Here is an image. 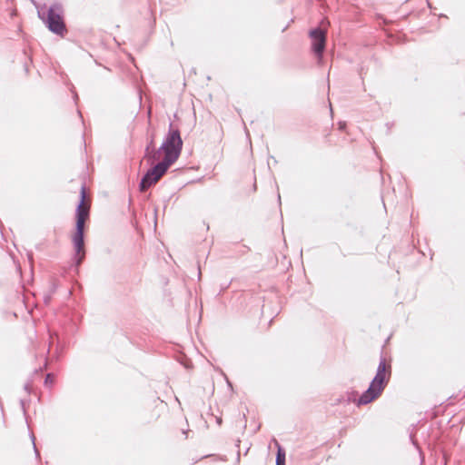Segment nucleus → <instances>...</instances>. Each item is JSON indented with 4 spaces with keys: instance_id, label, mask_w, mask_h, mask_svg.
Wrapping results in <instances>:
<instances>
[{
    "instance_id": "nucleus-9",
    "label": "nucleus",
    "mask_w": 465,
    "mask_h": 465,
    "mask_svg": "<svg viewBox=\"0 0 465 465\" xmlns=\"http://www.w3.org/2000/svg\"><path fill=\"white\" fill-rule=\"evenodd\" d=\"M31 439H32V442H33V445H34L35 452L36 455H38L39 453H38V450H37V449L35 447L34 435L31 436Z\"/></svg>"
},
{
    "instance_id": "nucleus-6",
    "label": "nucleus",
    "mask_w": 465,
    "mask_h": 465,
    "mask_svg": "<svg viewBox=\"0 0 465 465\" xmlns=\"http://www.w3.org/2000/svg\"><path fill=\"white\" fill-rule=\"evenodd\" d=\"M310 37L312 38V51L319 58H322L325 48L326 32L321 28H314L310 31Z\"/></svg>"
},
{
    "instance_id": "nucleus-2",
    "label": "nucleus",
    "mask_w": 465,
    "mask_h": 465,
    "mask_svg": "<svg viewBox=\"0 0 465 465\" xmlns=\"http://www.w3.org/2000/svg\"><path fill=\"white\" fill-rule=\"evenodd\" d=\"M152 146L153 141H151L145 148V157L154 161L158 158L157 154L160 152H163V159L166 161L169 160V163H173L178 159L183 149V140L181 138L180 131L178 129H173V124H170L166 137L158 151H153Z\"/></svg>"
},
{
    "instance_id": "nucleus-10",
    "label": "nucleus",
    "mask_w": 465,
    "mask_h": 465,
    "mask_svg": "<svg viewBox=\"0 0 465 465\" xmlns=\"http://www.w3.org/2000/svg\"><path fill=\"white\" fill-rule=\"evenodd\" d=\"M346 127V123L345 122H340L339 123V129L340 130H344Z\"/></svg>"
},
{
    "instance_id": "nucleus-3",
    "label": "nucleus",
    "mask_w": 465,
    "mask_h": 465,
    "mask_svg": "<svg viewBox=\"0 0 465 465\" xmlns=\"http://www.w3.org/2000/svg\"><path fill=\"white\" fill-rule=\"evenodd\" d=\"M37 14L38 17L52 33L61 36L66 33L64 9L60 4L54 3L49 6L46 5L38 6Z\"/></svg>"
},
{
    "instance_id": "nucleus-4",
    "label": "nucleus",
    "mask_w": 465,
    "mask_h": 465,
    "mask_svg": "<svg viewBox=\"0 0 465 465\" xmlns=\"http://www.w3.org/2000/svg\"><path fill=\"white\" fill-rule=\"evenodd\" d=\"M391 367H387L385 359L381 358L377 367L376 375L369 388L360 396L357 405H366L377 399L383 391L390 376Z\"/></svg>"
},
{
    "instance_id": "nucleus-8",
    "label": "nucleus",
    "mask_w": 465,
    "mask_h": 465,
    "mask_svg": "<svg viewBox=\"0 0 465 465\" xmlns=\"http://www.w3.org/2000/svg\"><path fill=\"white\" fill-rule=\"evenodd\" d=\"M53 381H54V377H53V375H52V374H50V373H48V374L46 375V377H45V383H53Z\"/></svg>"
},
{
    "instance_id": "nucleus-12",
    "label": "nucleus",
    "mask_w": 465,
    "mask_h": 465,
    "mask_svg": "<svg viewBox=\"0 0 465 465\" xmlns=\"http://www.w3.org/2000/svg\"><path fill=\"white\" fill-rule=\"evenodd\" d=\"M271 159H272L274 161V163H277V161L275 160V158L273 156H271Z\"/></svg>"
},
{
    "instance_id": "nucleus-11",
    "label": "nucleus",
    "mask_w": 465,
    "mask_h": 465,
    "mask_svg": "<svg viewBox=\"0 0 465 465\" xmlns=\"http://www.w3.org/2000/svg\"><path fill=\"white\" fill-rule=\"evenodd\" d=\"M50 300V296L45 298V302H47Z\"/></svg>"
},
{
    "instance_id": "nucleus-1",
    "label": "nucleus",
    "mask_w": 465,
    "mask_h": 465,
    "mask_svg": "<svg viewBox=\"0 0 465 465\" xmlns=\"http://www.w3.org/2000/svg\"><path fill=\"white\" fill-rule=\"evenodd\" d=\"M85 188L81 187L80 202L76 208V225L75 232L73 235L72 241L74 247L75 254L74 257L76 266H79L85 256L84 242V223L89 216V205L84 203L85 201Z\"/></svg>"
},
{
    "instance_id": "nucleus-7",
    "label": "nucleus",
    "mask_w": 465,
    "mask_h": 465,
    "mask_svg": "<svg viewBox=\"0 0 465 465\" xmlns=\"http://www.w3.org/2000/svg\"><path fill=\"white\" fill-rule=\"evenodd\" d=\"M276 465H285V452L282 450V448L278 447V451L276 455Z\"/></svg>"
},
{
    "instance_id": "nucleus-5",
    "label": "nucleus",
    "mask_w": 465,
    "mask_h": 465,
    "mask_svg": "<svg viewBox=\"0 0 465 465\" xmlns=\"http://www.w3.org/2000/svg\"><path fill=\"white\" fill-rule=\"evenodd\" d=\"M172 164L173 163H169V160L166 161L165 159H163L162 162L154 165L152 169H149L146 172V173L143 176L140 182V191L144 192L153 184L157 183Z\"/></svg>"
}]
</instances>
